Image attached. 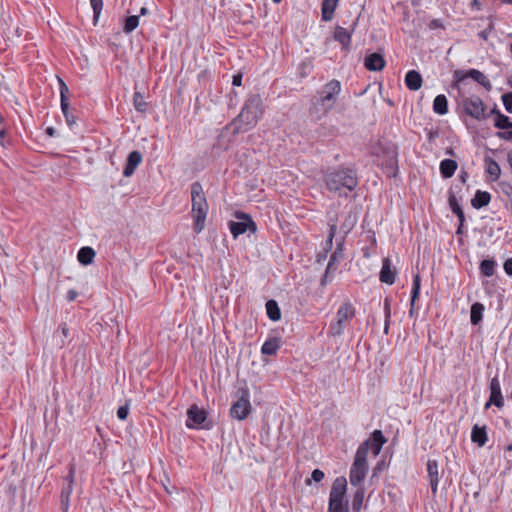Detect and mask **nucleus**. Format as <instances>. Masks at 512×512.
<instances>
[{"mask_svg":"<svg viewBox=\"0 0 512 512\" xmlns=\"http://www.w3.org/2000/svg\"><path fill=\"white\" fill-rule=\"evenodd\" d=\"M491 404H494L498 408H501L504 405V399L498 377H493L490 381V398L485 404V408H488Z\"/></svg>","mask_w":512,"mask_h":512,"instance_id":"12","label":"nucleus"},{"mask_svg":"<svg viewBox=\"0 0 512 512\" xmlns=\"http://www.w3.org/2000/svg\"><path fill=\"white\" fill-rule=\"evenodd\" d=\"M364 66L369 71H381L385 66V60L379 53H371L365 57Z\"/></svg>","mask_w":512,"mask_h":512,"instance_id":"17","label":"nucleus"},{"mask_svg":"<svg viewBox=\"0 0 512 512\" xmlns=\"http://www.w3.org/2000/svg\"><path fill=\"white\" fill-rule=\"evenodd\" d=\"M326 188L339 196H347L358 185L356 171L351 168H337L324 174Z\"/></svg>","mask_w":512,"mask_h":512,"instance_id":"1","label":"nucleus"},{"mask_svg":"<svg viewBox=\"0 0 512 512\" xmlns=\"http://www.w3.org/2000/svg\"><path fill=\"white\" fill-rule=\"evenodd\" d=\"M77 295H78L77 291H75V290H69V291L67 292L66 299H67L69 302H72V301H74V300L76 299Z\"/></svg>","mask_w":512,"mask_h":512,"instance_id":"56","label":"nucleus"},{"mask_svg":"<svg viewBox=\"0 0 512 512\" xmlns=\"http://www.w3.org/2000/svg\"><path fill=\"white\" fill-rule=\"evenodd\" d=\"M91 7L93 9L94 13V21L96 22L100 16L102 7H103V1L102 0H90Z\"/></svg>","mask_w":512,"mask_h":512,"instance_id":"43","label":"nucleus"},{"mask_svg":"<svg viewBox=\"0 0 512 512\" xmlns=\"http://www.w3.org/2000/svg\"><path fill=\"white\" fill-rule=\"evenodd\" d=\"M496 262L492 259H484L480 263V272L486 277H491L495 273Z\"/></svg>","mask_w":512,"mask_h":512,"instance_id":"35","label":"nucleus"},{"mask_svg":"<svg viewBox=\"0 0 512 512\" xmlns=\"http://www.w3.org/2000/svg\"><path fill=\"white\" fill-rule=\"evenodd\" d=\"M280 348V340L276 337L267 339L262 347L261 353L264 355H275Z\"/></svg>","mask_w":512,"mask_h":512,"instance_id":"26","label":"nucleus"},{"mask_svg":"<svg viewBox=\"0 0 512 512\" xmlns=\"http://www.w3.org/2000/svg\"><path fill=\"white\" fill-rule=\"evenodd\" d=\"M365 496V488L363 486L357 487L356 491L353 494L352 498V511L353 512H360L361 508L363 506Z\"/></svg>","mask_w":512,"mask_h":512,"instance_id":"30","label":"nucleus"},{"mask_svg":"<svg viewBox=\"0 0 512 512\" xmlns=\"http://www.w3.org/2000/svg\"><path fill=\"white\" fill-rule=\"evenodd\" d=\"M336 231H337L336 222L330 223L329 224V235H328V238L326 241V248H325L326 251H328L332 248L333 238L336 234Z\"/></svg>","mask_w":512,"mask_h":512,"instance_id":"42","label":"nucleus"},{"mask_svg":"<svg viewBox=\"0 0 512 512\" xmlns=\"http://www.w3.org/2000/svg\"><path fill=\"white\" fill-rule=\"evenodd\" d=\"M507 84L512 88V74L508 76Z\"/></svg>","mask_w":512,"mask_h":512,"instance_id":"64","label":"nucleus"},{"mask_svg":"<svg viewBox=\"0 0 512 512\" xmlns=\"http://www.w3.org/2000/svg\"><path fill=\"white\" fill-rule=\"evenodd\" d=\"M384 315L385 319L391 320V301L389 298L384 299Z\"/></svg>","mask_w":512,"mask_h":512,"instance_id":"50","label":"nucleus"},{"mask_svg":"<svg viewBox=\"0 0 512 512\" xmlns=\"http://www.w3.org/2000/svg\"><path fill=\"white\" fill-rule=\"evenodd\" d=\"M357 22L358 19L353 22L351 31H348L346 28L341 26H336L335 28L334 39L338 41L342 45V48L345 50L350 48L352 33L355 30Z\"/></svg>","mask_w":512,"mask_h":512,"instance_id":"13","label":"nucleus"},{"mask_svg":"<svg viewBox=\"0 0 512 512\" xmlns=\"http://www.w3.org/2000/svg\"><path fill=\"white\" fill-rule=\"evenodd\" d=\"M75 473H76L75 465L74 464H70L69 465L68 475L65 478V480L67 481V484H72L73 485Z\"/></svg>","mask_w":512,"mask_h":512,"instance_id":"49","label":"nucleus"},{"mask_svg":"<svg viewBox=\"0 0 512 512\" xmlns=\"http://www.w3.org/2000/svg\"><path fill=\"white\" fill-rule=\"evenodd\" d=\"M267 316L272 321H278L281 318L280 308L275 300H268L266 302Z\"/></svg>","mask_w":512,"mask_h":512,"instance_id":"33","label":"nucleus"},{"mask_svg":"<svg viewBox=\"0 0 512 512\" xmlns=\"http://www.w3.org/2000/svg\"><path fill=\"white\" fill-rule=\"evenodd\" d=\"M344 256L343 254V248H342V244L339 243L335 249V251L332 253L330 259H329V262H328V265L326 267V271H325V278L327 277V275L330 273V271L332 270L333 266L335 265V263L339 260V259H342Z\"/></svg>","mask_w":512,"mask_h":512,"instance_id":"34","label":"nucleus"},{"mask_svg":"<svg viewBox=\"0 0 512 512\" xmlns=\"http://www.w3.org/2000/svg\"><path fill=\"white\" fill-rule=\"evenodd\" d=\"M356 315V309L350 301H345L336 312L335 320L328 328V336L339 337L344 334L346 327Z\"/></svg>","mask_w":512,"mask_h":512,"instance_id":"5","label":"nucleus"},{"mask_svg":"<svg viewBox=\"0 0 512 512\" xmlns=\"http://www.w3.org/2000/svg\"><path fill=\"white\" fill-rule=\"evenodd\" d=\"M448 201H449V205H450V208H451L452 212L454 214H456V216L458 217L459 221L461 223H463L464 220H465L464 212H463L462 207L458 203L456 197L453 194H450L449 198H448Z\"/></svg>","mask_w":512,"mask_h":512,"instance_id":"36","label":"nucleus"},{"mask_svg":"<svg viewBox=\"0 0 512 512\" xmlns=\"http://www.w3.org/2000/svg\"><path fill=\"white\" fill-rule=\"evenodd\" d=\"M485 172L490 176L492 181H497L501 175V168L499 164L491 157L484 158Z\"/></svg>","mask_w":512,"mask_h":512,"instance_id":"22","label":"nucleus"},{"mask_svg":"<svg viewBox=\"0 0 512 512\" xmlns=\"http://www.w3.org/2000/svg\"><path fill=\"white\" fill-rule=\"evenodd\" d=\"M395 271L392 269L391 260L384 258L382 261V268L379 274V279L382 283L392 285L395 282Z\"/></svg>","mask_w":512,"mask_h":512,"instance_id":"16","label":"nucleus"},{"mask_svg":"<svg viewBox=\"0 0 512 512\" xmlns=\"http://www.w3.org/2000/svg\"><path fill=\"white\" fill-rule=\"evenodd\" d=\"M252 410L250 403V393L247 388H241L237 391V400L230 408V415L237 420H244Z\"/></svg>","mask_w":512,"mask_h":512,"instance_id":"8","label":"nucleus"},{"mask_svg":"<svg viewBox=\"0 0 512 512\" xmlns=\"http://www.w3.org/2000/svg\"><path fill=\"white\" fill-rule=\"evenodd\" d=\"M467 176H468V175H467V173H466V172H462V173L460 174V176H459V177H460V180H461L463 183H465V182H466V179H467Z\"/></svg>","mask_w":512,"mask_h":512,"instance_id":"62","label":"nucleus"},{"mask_svg":"<svg viewBox=\"0 0 512 512\" xmlns=\"http://www.w3.org/2000/svg\"><path fill=\"white\" fill-rule=\"evenodd\" d=\"M133 105L138 112L146 111L147 104L142 94L138 91H136L133 95Z\"/></svg>","mask_w":512,"mask_h":512,"instance_id":"40","label":"nucleus"},{"mask_svg":"<svg viewBox=\"0 0 512 512\" xmlns=\"http://www.w3.org/2000/svg\"><path fill=\"white\" fill-rule=\"evenodd\" d=\"M428 479L433 495H436L439 483V465L436 460L429 459L427 462Z\"/></svg>","mask_w":512,"mask_h":512,"instance_id":"14","label":"nucleus"},{"mask_svg":"<svg viewBox=\"0 0 512 512\" xmlns=\"http://www.w3.org/2000/svg\"><path fill=\"white\" fill-rule=\"evenodd\" d=\"M58 81L60 94H69L70 92L67 84L61 78H58Z\"/></svg>","mask_w":512,"mask_h":512,"instance_id":"53","label":"nucleus"},{"mask_svg":"<svg viewBox=\"0 0 512 512\" xmlns=\"http://www.w3.org/2000/svg\"><path fill=\"white\" fill-rule=\"evenodd\" d=\"M501 99L506 111L512 114V92L503 94Z\"/></svg>","mask_w":512,"mask_h":512,"instance_id":"46","label":"nucleus"},{"mask_svg":"<svg viewBox=\"0 0 512 512\" xmlns=\"http://www.w3.org/2000/svg\"><path fill=\"white\" fill-rule=\"evenodd\" d=\"M468 78L467 71L455 70L453 73V85L457 86L460 82Z\"/></svg>","mask_w":512,"mask_h":512,"instance_id":"45","label":"nucleus"},{"mask_svg":"<svg viewBox=\"0 0 512 512\" xmlns=\"http://www.w3.org/2000/svg\"><path fill=\"white\" fill-rule=\"evenodd\" d=\"M398 171L396 153L393 151L385 163L384 172L388 177H395Z\"/></svg>","mask_w":512,"mask_h":512,"instance_id":"32","label":"nucleus"},{"mask_svg":"<svg viewBox=\"0 0 512 512\" xmlns=\"http://www.w3.org/2000/svg\"><path fill=\"white\" fill-rule=\"evenodd\" d=\"M471 8L476 9V10H480L481 9V3L479 2V0H472L471 1Z\"/></svg>","mask_w":512,"mask_h":512,"instance_id":"59","label":"nucleus"},{"mask_svg":"<svg viewBox=\"0 0 512 512\" xmlns=\"http://www.w3.org/2000/svg\"><path fill=\"white\" fill-rule=\"evenodd\" d=\"M191 202L192 216L194 218L193 229L196 233H200L205 227L209 206L202 185L199 182L191 184Z\"/></svg>","mask_w":512,"mask_h":512,"instance_id":"3","label":"nucleus"},{"mask_svg":"<svg viewBox=\"0 0 512 512\" xmlns=\"http://www.w3.org/2000/svg\"><path fill=\"white\" fill-rule=\"evenodd\" d=\"M491 194L487 191L477 190L474 197L471 199V205L475 209H480L489 204Z\"/></svg>","mask_w":512,"mask_h":512,"instance_id":"23","label":"nucleus"},{"mask_svg":"<svg viewBox=\"0 0 512 512\" xmlns=\"http://www.w3.org/2000/svg\"><path fill=\"white\" fill-rule=\"evenodd\" d=\"M484 310L485 307L482 303L475 302L472 304L470 310V321L473 325H478L482 321Z\"/></svg>","mask_w":512,"mask_h":512,"instance_id":"29","label":"nucleus"},{"mask_svg":"<svg viewBox=\"0 0 512 512\" xmlns=\"http://www.w3.org/2000/svg\"><path fill=\"white\" fill-rule=\"evenodd\" d=\"M129 414V407L128 404L120 406L117 410V417L120 420H125L128 417Z\"/></svg>","mask_w":512,"mask_h":512,"instance_id":"48","label":"nucleus"},{"mask_svg":"<svg viewBox=\"0 0 512 512\" xmlns=\"http://www.w3.org/2000/svg\"><path fill=\"white\" fill-rule=\"evenodd\" d=\"M468 78L473 79L480 85H482L487 91L492 89V84L489 79L479 70L477 69H469L467 71Z\"/></svg>","mask_w":512,"mask_h":512,"instance_id":"24","label":"nucleus"},{"mask_svg":"<svg viewBox=\"0 0 512 512\" xmlns=\"http://www.w3.org/2000/svg\"><path fill=\"white\" fill-rule=\"evenodd\" d=\"M356 222H357L356 215L351 214V213L348 214V216L346 217V219L344 220V222L341 225V230L344 232L345 235L348 234L353 229Z\"/></svg>","mask_w":512,"mask_h":512,"instance_id":"39","label":"nucleus"},{"mask_svg":"<svg viewBox=\"0 0 512 512\" xmlns=\"http://www.w3.org/2000/svg\"><path fill=\"white\" fill-rule=\"evenodd\" d=\"M341 92V83L338 80H331L318 91V105L323 113H328L335 105L338 95Z\"/></svg>","mask_w":512,"mask_h":512,"instance_id":"7","label":"nucleus"},{"mask_svg":"<svg viewBox=\"0 0 512 512\" xmlns=\"http://www.w3.org/2000/svg\"><path fill=\"white\" fill-rule=\"evenodd\" d=\"M463 108L471 118L481 121L486 118L485 105L479 96L472 95L463 99Z\"/></svg>","mask_w":512,"mask_h":512,"instance_id":"10","label":"nucleus"},{"mask_svg":"<svg viewBox=\"0 0 512 512\" xmlns=\"http://www.w3.org/2000/svg\"><path fill=\"white\" fill-rule=\"evenodd\" d=\"M138 25H139V16L138 15L129 16L124 21L123 32L125 34H130L138 27Z\"/></svg>","mask_w":512,"mask_h":512,"instance_id":"37","label":"nucleus"},{"mask_svg":"<svg viewBox=\"0 0 512 512\" xmlns=\"http://www.w3.org/2000/svg\"><path fill=\"white\" fill-rule=\"evenodd\" d=\"M390 321L391 320H387V319H385V321H384V333L386 335L389 333Z\"/></svg>","mask_w":512,"mask_h":512,"instance_id":"60","label":"nucleus"},{"mask_svg":"<svg viewBox=\"0 0 512 512\" xmlns=\"http://www.w3.org/2000/svg\"><path fill=\"white\" fill-rule=\"evenodd\" d=\"M471 440L479 447H483L488 441L486 426H479L475 424L471 431Z\"/></svg>","mask_w":512,"mask_h":512,"instance_id":"20","label":"nucleus"},{"mask_svg":"<svg viewBox=\"0 0 512 512\" xmlns=\"http://www.w3.org/2000/svg\"><path fill=\"white\" fill-rule=\"evenodd\" d=\"M68 97L69 94H60L61 110L67 109V106L69 104Z\"/></svg>","mask_w":512,"mask_h":512,"instance_id":"54","label":"nucleus"},{"mask_svg":"<svg viewBox=\"0 0 512 512\" xmlns=\"http://www.w3.org/2000/svg\"><path fill=\"white\" fill-rule=\"evenodd\" d=\"M62 113L65 117V120H66L68 126L71 127L74 124H76L77 117L74 115V113L72 111H70L69 105L67 106V109L62 110Z\"/></svg>","mask_w":512,"mask_h":512,"instance_id":"44","label":"nucleus"},{"mask_svg":"<svg viewBox=\"0 0 512 512\" xmlns=\"http://www.w3.org/2000/svg\"><path fill=\"white\" fill-rule=\"evenodd\" d=\"M420 286H421V279H420V275L417 273L413 277V284H412V290H411V302H410L411 308L409 311L410 315L413 314V308L415 305V301L419 297Z\"/></svg>","mask_w":512,"mask_h":512,"instance_id":"31","label":"nucleus"},{"mask_svg":"<svg viewBox=\"0 0 512 512\" xmlns=\"http://www.w3.org/2000/svg\"><path fill=\"white\" fill-rule=\"evenodd\" d=\"M440 27H442V24H441V22H440L439 20H437V19L432 20V21L430 22V24H429V28H430V29H436V28H440Z\"/></svg>","mask_w":512,"mask_h":512,"instance_id":"58","label":"nucleus"},{"mask_svg":"<svg viewBox=\"0 0 512 512\" xmlns=\"http://www.w3.org/2000/svg\"><path fill=\"white\" fill-rule=\"evenodd\" d=\"M262 99L259 94H253L246 100L241 112L233 120L234 133L246 132L255 127L263 115Z\"/></svg>","mask_w":512,"mask_h":512,"instance_id":"2","label":"nucleus"},{"mask_svg":"<svg viewBox=\"0 0 512 512\" xmlns=\"http://www.w3.org/2000/svg\"><path fill=\"white\" fill-rule=\"evenodd\" d=\"M370 440L362 442L355 453L353 464L350 468L349 479L353 486H363L361 483L366 477L368 471L367 455L369 451Z\"/></svg>","mask_w":512,"mask_h":512,"instance_id":"4","label":"nucleus"},{"mask_svg":"<svg viewBox=\"0 0 512 512\" xmlns=\"http://www.w3.org/2000/svg\"><path fill=\"white\" fill-rule=\"evenodd\" d=\"M206 419L207 413L196 405H192L187 410L186 425L188 428H204V422L206 421Z\"/></svg>","mask_w":512,"mask_h":512,"instance_id":"11","label":"nucleus"},{"mask_svg":"<svg viewBox=\"0 0 512 512\" xmlns=\"http://www.w3.org/2000/svg\"><path fill=\"white\" fill-rule=\"evenodd\" d=\"M499 139L505 141H512V129L510 131H499L496 133Z\"/></svg>","mask_w":512,"mask_h":512,"instance_id":"51","label":"nucleus"},{"mask_svg":"<svg viewBox=\"0 0 512 512\" xmlns=\"http://www.w3.org/2000/svg\"><path fill=\"white\" fill-rule=\"evenodd\" d=\"M324 478V472L320 469H315L311 473V479L306 480L307 484H310V481L313 480L315 482H320Z\"/></svg>","mask_w":512,"mask_h":512,"instance_id":"47","label":"nucleus"},{"mask_svg":"<svg viewBox=\"0 0 512 512\" xmlns=\"http://www.w3.org/2000/svg\"><path fill=\"white\" fill-rule=\"evenodd\" d=\"M242 82V74L238 73L235 74L232 78V84L233 86H240Z\"/></svg>","mask_w":512,"mask_h":512,"instance_id":"55","label":"nucleus"},{"mask_svg":"<svg viewBox=\"0 0 512 512\" xmlns=\"http://www.w3.org/2000/svg\"><path fill=\"white\" fill-rule=\"evenodd\" d=\"M368 440H370L369 449H371L374 456H377L386 443V438L383 436L381 430H375Z\"/></svg>","mask_w":512,"mask_h":512,"instance_id":"19","label":"nucleus"},{"mask_svg":"<svg viewBox=\"0 0 512 512\" xmlns=\"http://www.w3.org/2000/svg\"><path fill=\"white\" fill-rule=\"evenodd\" d=\"M497 113H501V112L497 109V107H494V108L490 111V113H489L488 115H486V117H489L490 115H495V117H497Z\"/></svg>","mask_w":512,"mask_h":512,"instance_id":"61","label":"nucleus"},{"mask_svg":"<svg viewBox=\"0 0 512 512\" xmlns=\"http://www.w3.org/2000/svg\"><path fill=\"white\" fill-rule=\"evenodd\" d=\"M72 491H73V485L72 484H66V486H64L62 488V491H61V502H62V505L65 507V509H67L69 498H70V496L72 494Z\"/></svg>","mask_w":512,"mask_h":512,"instance_id":"41","label":"nucleus"},{"mask_svg":"<svg viewBox=\"0 0 512 512\" xmlns=\"http://www.w3.org/2000/svg\"><path fill=\"white\" fill-rule=\"evenodd\" d=\"M234 216L239 221H229L228 223L229 230L234 238H237L247 231L251 233H255L257 231L256 223L252 220L250 215L241 211H236Z\"/></svg>","mask_w":512,"mask_h":512,"instance_id":"9","label":"nucleus"},{"mask_svg":"<svg viewBox=\"0 0 512 512\" xmlns=\"http://www.w3.org/2000/svg\"><path fill=\"white\" fill-rule=\"evenodd\" d=\"M458 164L455 160L444 159L440 162V173L443 178H450L457 170Z\"/></svg>","mask_w":512,"mask_h":512,"instance_id":"25","label":"nucleus"},{"mask_svg":"<svg viewBox=\"0 0 512 512\" xmlns=\"http://www.w3.org/2000/svg\"><path fill=\"white\" fill-rule=\"evenodd\" d=\"M494 126L501 130L511 129L512 122L510 121L508 116L502 113H497V117H495L494 121Z\"/></svg>","mask_w":512,"mask_h":512,"instance_id":"38","label":"nucleus"},{"mask_svg":"<svg viewBox=\"0 0 512 512\" xmlns=\"http://www.w3.org/2000/svg\"><path fill=\"white\" fill-rule=\"evenodd\" d=\"M433 111L439 115L448 113V101L445 95H437L433 101Z\"/></svg>","mask_w":512,"mask_h":512,"instance_id":"28","label":"nucleus"},{"mask_svg":"<svg viewBox=\"0 0 512 512\" xmlns=\"http://www.w3.org/2000/svg\"><path fill=\"white\" fill-rule=\"evenodd\" d=\"M346 490V478L337 477L330 490L328 512H349L347 501H345Z\"/></svg>","mask_w":512,"mask_h":512,"instance_id":"6","label":"nucleus"},{"mask_svg":"<svg viewBox=\"0 0 512 512\" xmlns=\"http://www.w3.org/2000/svg\"><path fill=\"white\" fill-rule=\"evenodd\" d=\"M503 267H504V271L506 272V274H508L509 276H512V258L507 259L504 262Z\"/></svg>","mask_w":512,"mask_h":512,"instance_id":"52","label":"nucleus"},{"mask_svg":"<svg viewBox=\"0 0 512 512\" xmlns=\"http://www.w3.org/2000/svg\"><path fill=\"white\" fill-rule=\"evenodd\" d=\"M59 330L61 331V334L63 335L64 338H67L69 336V329L65 323L59 326Z\"/></svg>","mask_w":512,"mask_h":512,"instance_id":"57","label":"nucleus"},{"mask_svg":"<svg viewBox=\"0 0 512 512\" xmlns=\"http://www.w3.org/2000/svg\"><path fill=\"white\" fill-rule=\"evenodd\" d=\"M339 0H323L321 4V17L323 21H331L338 6Z\"/></svg>","mask_w":512,"mask_h":512,"instance_id":"21","label":"nucleus"},{"mask_svg":"<svg viewBox=\"0 0 512 512\" xmlns=\"http://www.w3.org/2000/svg\"><path fill=\"white\" fill-rule=\"evenodd\" d=\"M405 85L411 91H417L422 87L423 79L416 70H409L405 75Z\"/></svg>","mask_w":512,"mask_h":512,"instance_id":"18","label":"nucleus"},{"mask_svg":"<svg viewBox=\"0 0 512 512\" xmlns=\"http://www.w3.org/2000/svg\"><path fill=\"white\" fill-rule=\"evenodd\" d=\"M142 161V154L139 151H132L128 154L126 164L123 170V175L125 177H130L135 172L137 166Z\"/></svg>","mask_w":512,"mask_h":512,"instance_id":"15","label":"nucleus"},{"mask_svg":"<svg viewBox=\"0 0 512 512\" xmlns=\"http://www.w3.org/2000/svg\"><path fill=\"white\" fill-rule=\"evenodd\" d=\"M95 257V251L93 248L85 246L82 247L77 254L78 261L82 265H89L93 262Z\"/></svg>","mask_w":512,"mask_h":512,"instance_id":"27","label":"nucleus"},{"mask_svg":"<svg viewBox=\"0 0 512 512\" xmlns=\"http://www.w3.org/2000/svg\"><path fill=\"white\" fill-rule=\"evenodd\" d=\"M148 12H149V11H148V9H147L146 7H142V8L140 9V15H146V14H148Z\"/></svg>","mask_w":512,"mask_h":512,"instance_id":"63","label":"nucleus"}]
</instances>
